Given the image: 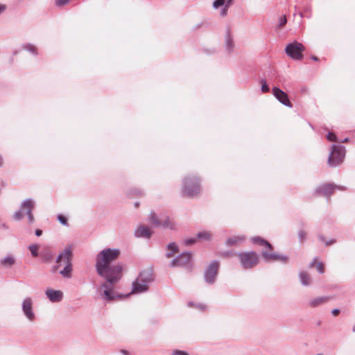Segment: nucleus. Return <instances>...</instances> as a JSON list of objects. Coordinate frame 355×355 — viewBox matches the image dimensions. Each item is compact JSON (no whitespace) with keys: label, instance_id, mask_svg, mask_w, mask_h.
I'll use <instances>...</instances> for the list:
<instances>
[{"label":"nucleus","instance_id":"nucleus-37","mask_svg":"<svg viewBox=\"0 0 355 355\" xmlns=\"http://www.w3.org/2000/svg\"><path fill=\"white\" fill-rule=\"evenodd\" d=\"M196 241V239H189L185 240L184 243L186 245H192V244L195 243Z\"/></svg>","mask_w":355,"mask_h":355},{"label":"nucleus","instance_id":"nucleus-39","mask_svg":"<svg viewBox=\"0 0 355 355\" xmlns=\"http://www.w3.org/2000/svg\"><path fill=\"white\" fill-rule=\"evenodd\" d=\"M6 8L5 5L0 4V13L3 12L6 10Z\"/></svg>","mask_w":355,"mask_h":355},{"label":"nucleus","instance_id":"nucleus-7","mask_svg":"<svg viewBox=\"0 0 355 355\" xmlns=\"http://www.w3.org/2000/svg\"><path fill=\"white\" fill-rule=\"evenodd\" d=\"M286 54L294 60H301L303 58L304 46L297 42L288 44L285 49Z\"/></svg>","mask_w":355,"mask_h":355},{"label":"nucleus","instance_id":"nucleus-23","mask_svg":"<svg viewBox=\"0 0 355 355\" xmlns=\"http://www.w3.org/2000/svg\"><path fill=\"white\" fill-rule=\"evenodd\" d=\"M300 279H301V282L304 285L306 286V285H309L311 283V278H310V276L309 275L308 273H306L305 272H302L300 274Z\"/></svg>","mask_w":355,"mask_h":355},{"label":"nucleus","instance_id":"nucleus-35","mask_svg":"<svg viewBox=\"0 0 355 355\" xmlns=\"http://www.w3.org/2000/svg\"><path fill=\"white\" fill-rule=\"evenodd\" d=\"M14 218H15V219L19 220L23 218V214L21 211H17L14 215Z\"/></svg>","mask_w":355,"mask_h":355},{"label":"nucleus","instance_id":"nucleus-32","mask_svg":"<svg viewBox=\"0 0 355 355\" xmlns=\"http://www.w3.org/2000/svg\"><path fill=\"white\" fill-rule=\"evenodd\" d=\"M227 47L230 49V50H231L233 48V40L230 37V35H228L227 38Z\"/></svg>","mask_w":355,"mask_h":355},{"label":"nucleus","instance_id":"nucleus-14","mask_svg":"<svg viewBox=\"0 0 355 355\" xmlns=\"http://www.w3.org/2000/svg\"><path fill=\"white\" fill-rule=\"evenodd\" d=\"M34 207V203L31 200H27L24 202L21 205V209L26 211V214L28 216L30 223H33L34 221V217L32 214V210Z\"/></svg>","mask_w":355,"mask_h":355},{"label":"nucleus","instance_id":"nucleus-10","mask_svg":"<svg viewBox=\"0 0 355 355\" xmlns=\"http://www.w3.org/2000/svg\"><path fill=\"white\" fill-rule=\"evenodd\" d=\"M219 263L217 261H213L205 272V279L208 283H213L218 274Z\"/></svg>","mask_w":355,"mask_h":355},{"label":"nucleus","instance_id":"nucleus-22","mask_svg":"<svg viewBox=\"0 0 355 355\" xmlns=\"http://www.w3.org/2000/svg\"><path fill=\"white\" fill-rule=\"evenodd\" d=\"M311 267L316 268V269L320 273H323L324 272V264L321 261H319L318 260H317L316 259H314L313 263L311 264Z\"/></svg>","mask_w":355,"mask_h":355},{"label":"nucleus","instance_id":"nucleus-16","mask_svg":"<svg viewBox=\"0 0 355 355\" xmlns=\"http://www.w3.org/2000/svg\"><path fill=\"white\" fill-rule=\"evenodd\" d=\"M132 293H141L148 289V284L141 282L140 279H137L132 284Z\"/></svg>","mask_w":355,"mask_h":355},{"label":"nucleus","instance_id":"nucleus-24","mask_svg":"<svg viewBox=\"0 0 355 355\" xmlns=\"http://www.w3.org/2000/svg\"><path fill=\"white\" fill-rule=\"evenodd\" d=\"M197 236L200 240L209 241L211 239V234L209 232H202L198 233Z\"/></svg>","mask_w":355,"mask_h":355},{"label":"nucleus","instance_id":"nucleus-41","mask_svg":"<svg viewBox=\"0 0 355 355\" xmlns=\"http://www.w3.org/2000/svg\"><path fill=\"white\" fill-rule=\"evenodd\" d=\"M3 158L1 155H0V167H2L3 165Z\"/></svg>","mask_w":355,"mask_h":355},{"label":"nucleus","instance_id":"nucleus-15","mask_svg":"<svg viewBox=\"0 0 355 355\" xmlns=\"http://www.w3.org/2000/svg\"><path fill=\"white\" fill-rule=\"evenodd\" d=\"M46 294L51 302H59L62 300L63 294L60 291L47 289Z\"/></svg>","mask_w":355,"mask_h":355},{"label":"nucleus","instance_id":"nucleus-40","mask_svg":"<svg viewBox=\"0 0 355 355\" xmlns=\"http://www.w3.org/2000/svg\"><path fill=\"white\" fill-rule=\"evenodd\" d=\"M42 234V231L41 230H36L35 231V234L37 236H41Z\"/></svg>","mask_w":355,"mask_h":355},{"label":"nucleus","instance_id":"nucleus-48","mask_svg":"<svg viewBox=\"0 0 355 355\" xmlns=\"http://www.w3.org/2000/svg\"><path fill=\"white\" fill-rule=\"evenodd\" d=\"M354 331H355V326L354 327V329H353Z\"/></svg>","mask_w":355,"mask_h":355},{"label":"nucleus","instance_id":"nucleus-33","mask_svg":"<svg viewBox=\"0 0 355 355\" xmlns=\"http://www.w3.org/2000/svg\"><path fill=\"white\" fill-rule=\"evenodd\" d=\"M69 0H57L55 3L58 6H62L68 3Z\"/></svg>","mask_w":355,"mask_h":355},{"label":"nucleus","instance_id":"nucleus-5","mask_svg":"<svg viewBox=\"0 0 355 355\" xmlns=\"http://www.w3.org/2000/svg\"><path fill=\"white\" fill-rule=\"evenodd\" d=\"M150 223L154 227H162L164 228L173 229L175 228V223L167 215H162L161 218H158L155 212H151L150 214Z\"/></svg>","mask_w":355,"mask_h":355},{"label":"nucleus","instance_id":"nucleus-8","mask_svg":"<svg viewBox=\"0 0 355 355\" xmlns=\"http://www.w3.org/2000/svg\"><path fill=\"white\" fill-rule=\"evenodd\" d=\"M345 153L344 147L334 146L328 159L329 166H336L341 164L344 159Z\"/></svg>","mask_w":355,"mask_h":355},{"label":"nucleus","instance_id":"nucleus-46","mask_svg":"<svg viewBox=\"0 0 355 355\" xmlns=\"http://www.w3.org/2000/svg\"><path fill=\"white\" fill-rule=\"evenodd\" d=\"M354 331H355V326L354 327V329H353Z\"/></svg>","mask_w":355,"mask_h":355},{"label":"nucleus","instance_id":"nucleus-11","mask_svg":"<svg viewBox=\"0 0 355 355\" xmlns=\"http://www.w3.org/2000/svg\"><path fill=\"white\" fill-rule=\"evenodd\" d=\"M272 94L275 98L284 105L292 107L293 105L291 103L287 94L278 87L272 88Z\"/></svg>","mask_w":355,"mask_h":355},{"label":"nucleus","instance_id":"nucleus-18","mask_svg":"<svg viewBox=\"0 0 355 355\" xmlns=\"http://www.w3.org/2000/svg\"><path fill=\"white\" fill-rule=\"evenodd\" d=\"M135 234L138 237L149 238L152 234V232L148 226L141 225L137 228Z\"/></svg>","mask_w":355,"mask_h":355},{"label":"nucleus","instance_id":"nucleus-19","mask_svg":"<svg viewBox=\"0 0 355 355\" xmlns=\"http://www.w3.org/2000/svg\"><path fill=\"white\" fill-rule=\"evenodd\" d=\"M245 239V236L242 235L234 236L226 240V244L229 246L237 245L243 243Z\"/></svg>","mask_w":355,"mask_h":355},{"label":"nucleus","instance_id":"nucleus-13","mask_svg":"<svg viewBox=\"0 0 355 355\" xmlns=\"http://www.w3.org/2000/svg\"><path fill=\"white\" fill-rule=\"evenodd\" d=\"M191 254L189 253H183L177 259L171 261L172 266H182L188 264L191 261Z\"/></svg>","mask_w":355,"mask_h":355},{"label":"nucleus","instance_id":"nucleus-44","mask_svg":"<svg viewBox=\"0 0 355 355\" xmlns=\"http://www.w3.org/2000/svg\"><path fill=\"white\" fill-rule=\"evenodd\" d=\"M121 352L125 355H127L128 354V352L125 350H121Z\"/></svg>","mask_w":355,"mask_h":355},{"label":"nucleus","instance_id":"nucleus-21","mask_svg":"<svg viewBox=\"0 0 355 355\" xmlns=\"http://www.w3.org/2000/svg\"><path fill=\"white\" fill-rule=\"evenodd\" d=\"M178 252V248L175 243H171L168 245V252L166 254L168 258L173 257Z\"/></svg>","mask_w":355,"mask_h":355},{"label":"nucleus","instance_id":"nucleus-28","mask_svg":"<svg viewBox=\"0 0 355 355\" xmlns=\"http://www.w3.org/2000/svg\"><path fill=\"white\" fill-rule=\"evenodd\" d=\"M261 91L263 93H266L268 92H269V87L268 85H267L266 80H261Z\"/></svg>","mask_w":355,"mask_h":355},{"label":"nucleus","instance_id":"nucleus-47","mask_svg":"<svg viewBox=\"0 0 355 355\" xmlns=\"http://www.w3.org/2000/svg\"><path fill=\"white\" fill-rule=\"evenodd\" d=\"M354 331H355V326L354 327V329H353Z\"/></svg>","mask_w":355,"mask_h":355},{"label":"nucleus","instance_id":"nucleus-3","mask_svg":"<svg viewBox=\"0 0 355 355\" xmlns=\"http://www.w3.org/2000/svg\"><path fill=\"white\" fill-rule=\"evenodd\" d=\"M72 251L70 248H66L62 253H61L58 259V265L55 266V270H58L60 267L63 266V270L60 271V274L66 277H71V260Z\"/></svg>","mask_w":355,"mask_h":355},{"label":"nucleus","instance_id":"nucleus-4","mask_svg":"<svg viewBox=\"0 0 355 355\" xmlns=\"http://www.w3.org/2000/svg\"><path fill=\"white\" fill-rule=\"evenodd\" d=\"M251 240L253 243L265 248L266 250L263 251L262 256L266 261H277L283 259L282 256L271 252L272 248L268 241L263 239L261 236H254L252 238Z\"/></svg>","mask_w":355,"mask_h":355},{"label":"nucleus","instance_id":"nucleus-36","mask_svg":"<svg viewBox=\"0 0 355 355\" xmlns=\"http://www.w3.org/2000/svg\"><path fill=\"white\" fill-rule=\"evenodd\" d=\"M173 355H189V354L184 351L175 350L173 352Z\"/></svg>","mask_w":355,"mask_h":355},{"label":"nucleus","instance_id":"nucleus-38","mask_svg":"<svg viewBox=\"0 0 355 355\" xmlns=\"http://www.w3.org/2000/svg\"><path fill=\"white\" fill-rule=\"evenodd\" d=\"M331 313L334 316H337L338 315L340 311L338 309H334Z\"/></svg>","mask_w":355,"mask_h":355},{"label":"nucleus","instance_id":"nucleus-29","mask_svg":"<svg viewBox=\"0 0 355 355\" xmlns=\"http://www.w3.org/2000/svg\"><path fill=\"white\" fill-rule=\"evenodd\" d=\"M225 3V0H216L214 1L213 6L215 8H218L220 6H224Z\"/></svg>","mask_w":355,"mask_h":355},{"label":"nucleus","instance_id":"nucleus-31","mask_svg":"<svg viewBox=\"0 0 355 355\" xmlns=\"http://www.w3.org/2000/svg\"><path fill=\"white\" fill-rule=\"evenodd\" d=\"M58 220L64 225H67V218L63 215H58Z\"/></svg>","mask_w":355,"mask_h":355},{"label":"nucleus","instance_id":"nucleus-6","mask_svg":"<svg viewBox=\"0 0 355 355\" xmlns=\"http://www.w3.org/2000/svg\"><path fill=\"white\" fill-rule=\"evenodd\" d=\"M239 261L245 269L254 268L259 263V256L255 252H246L238 254Z\"/></svg>","mask_w":355,"mask_h":355},{"label":"nucleus","instance_id":"nucleus-30","mask_svg":"<svg viewBox=\"0 0 355 355\" xmlns=\"http://www.w3.org/2000/svg\"><path fill=\"white\" fill-rule=\"evenodd\" d=\"M287 22V19H286V15H283L280 18H279V27H283L284 25H286Z\"/></svg>","mask_w":355,"mask_h":355},{"label":"nucleus","instance_id":"nucleus-42","mask_svg":"<svg viewBox=\"0 0 355 355\" xmlns=\"http://www.w3.org/2000/svg\"><path fill=\"white\" fill-rule=\"evenodd\" d=\"M300 236L301 239L303 240L304 239V237L306 236L305 232H301L300 233Z\"/></svg>","mask_w":355,"mask_h":355},{"label":"nucleus","instance_id":"nucleus-2","mask_svg":"<svg viewBox=\"0 0 355 355\" xmlns=\"http://www.w3.org/2000/svg\"><path fill=\"white\" fill-rule=\"evenodd\" d=\"M201 191L200 178L194 175H189L184 178L182 194L189 198H193Z\"/></svg>","mask_w":355,"mask_h":355},{"label":"nucleus","instance_id":"nucleus-26","mask_svg":"<svg viewBox=\"0 0 355 355\" xmlns=\"http://www.w3.org/2000/svg\"><path fill=\"white\" fill-rule=\"evenodd\" d=\"M29 250L31 252V254L33 257L37 256V251L39 250V246L37 245H31L29 246Z\"/></svg>","mask_w":355,"mask_h":355},{"label":"nucleus","instance_id":"nucleus-43","mask_svg":"<svg viewBox=\"0 0 355 355\" xmlns=\"http://www.w3.org/2000/svg\"><path fill=\"white\" fill-rule=\"evenodd\" d=\"M311 59L315 61H318L319 60L318 58L315 55L311 56Z\"/></svg>","mask_w":355,"mask_h":355},{"label":"nucleus","instance_id":"nucleus-27","mask_svg":"<svg viewBox=\"0 0 355 355\" xmlns=\"http://www.w3.org/2000/svg\"><path fill=\"white\" fill-rule=\"evenodd\" d=\"M232 0H228L227 3L223 9L220 12L222 16H225L227 13L229 6L232 3Z\"/></svg>","mask_w":355,"mask_h":355},{"label":"nucleus","instance_id":"nucleus-45","mask_svg":"<svg viewBox=\"0 0 355 355\" xmlns=\"http://www.w3.org/2000/svg\"><path fill=\"white\" fill-rule=\"evenodd\" d=\"M139 202H136V203L135 204V207L136 208H138V207H139Z\"/></svg>","mask_w":355,"mask_h":355},{"label":"nucleus","instance_id":"nucleus-25","mask_svg":"<svg viewBox=\"0 0 355 355\" xmlns=\"http://www.w3.org/2000/svg\"><path fill=\"white\" fill-rule=\"evenodd\" d=\"M15 263V259L12 257H8L1 261V264L4 266H10Z\"/></svg>","mask_w":355,"mask_h":355},{"label":"nucleus","instance_id":"nucleus-12","mask_svg":"<svg viewBox=\"0 0 355 355\" xmlns=\"http://www.w3.org/2000/svg\"><path fill=\"white\" fill-rule=\"evenodd\" d=\"M22 309L26 316L30 320H33L35 315L33 311V302L31 297H26L22 304Z\"/></svg>","mask_w":355,"mask_h":355},{"label":"nucleus","instance_id":"nucleus-9","mask_svg":"<svg viewBox=\"0 0 355 355\" xmlns=\"http://www.w3.org/2000/svg\"><path fill=\"white\" fill-rule=\"evenodd\" d=\"M336 189L345 190L344 187L337 186L330 183H324L318 186L315 189V194L317 196H322L330 198L331 196L334 193Z\"/></svg>","mask_w":355,"mask_h":355},{"label":"nucleus","instance_id":"nucleus-20","mask_svg":"<svg viewBox=\"0 0 355 355\" xmlns=\"http://www.w3.org/2000/svg\"><path fill=\"white\" fill-rule=\"evenodd\" d=\"M328 300H329L328 297H317V298L311 300L309 302V306L311 307H315V306H318L319 305H321V304L327 302Z\"/></svg>","mask_w":355,"mask_h":355},{"label":"nucleus","instance_id":"nucleus-34","mask_svg":"<svg viewBox=\"0 0 355 355\" xmlns=\"http://www.w3.org/2000/svg\"><path fill=\"white\" fill-rule=\"evenodd\" d=\"M327 139L331 141H336V135L334 133L330 132L327 135Z\"/></svg>","mask_w":355,"mask_h":355},{"label":"nucleus","instance_id":"nucleus-17","mask_svg":"<svg viewBox=\"0 0 355 355\" xmlns=\"http://www.w3.org/2000/svg\"><path fill=\"white\" fill-rule=\"evenodd\" d=\"M137 279H140L141 282L146 284L150 282L153 280V270L150 268L144 270L142 271Z\"/></svg>","mask_w":355,"mask_h":355},{"label":"nucleus","instance_id":"nucleus-1","mask_svg":"<svg viewBox=\"0 0 355 355\" xmlns=\"http://www.w3.org/2000/svg\"><path fill=\"white\" fill-rule=\"evenodd\" d=\"M119 255V250L106 248L98 253L96 257L97 272L107 280L102 284L99 292L101 295L109 302L115 300L117 297L113 289L114 284L119 281L122 276L121 265L112 264V261L116 260Z\"/></svg>","mask_w":355,"mask_h":355}]
</instances>
